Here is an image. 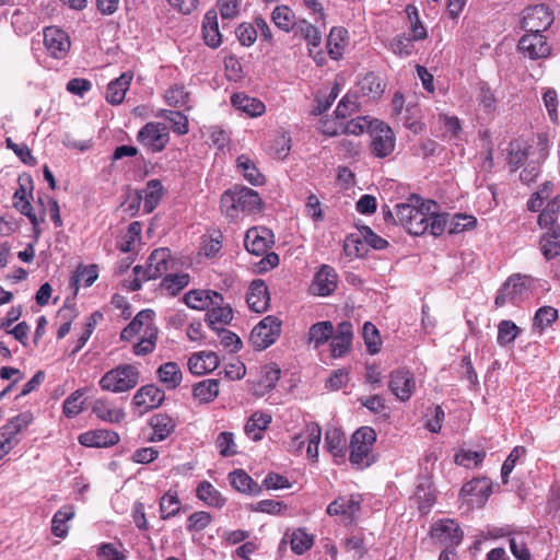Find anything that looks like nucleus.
<instances>
[{
	"label": "nucleus",
	"instance_id": "obj_1",
	"mask_svg": "<svg viewBox=\"0 0 560 560\" xmlns=\"http://www.w3.org/2000/svg\"><path fill=\"white\" fill-rule=\"evenodd\" d=\"M415 203H398L395 206L397 223L401 224L410 234L441 235L446 228V215L436 213L438 205L434 201L420 202V198L412 197Z\"/></svg>",
	"mask_w": 560,
	"mask_h": 560
},
{
	"label": "nucleus",
	"instance_id": "obj_2",
	"mask_svg": "<svg viewBox=\"0 0 560 560\" xmlns=\"http://www.w3.org/2000/svg\"><path fill=\"white\" fill-rule=\"evenodd\" d=\"M221 211L230 220L242 213L250 214L261 208V198L257 191L245 186H234L221 196Z\"/></svg>",
	"mask_w": 560,
	"mask_h": 560
},
{
	"label": "nucleus",
	"instance_id": "obj_3",
	"mask_svg": "<svg viewBox=\"0 0 560 560\" xmlns=\"http://www.w3.org/2000/svg\"><path fill=\"white\" fill-rule=\"evenodd\" d=\"M376 442V432L371 427L359 428L350 440V463L359 469L369 467L375 462L373 446Z\"/></svg>",
	"mask_w": 560,
	"mask_h": 560
},
{
	"label": "nucleus",
	"instance_id": "obj_4",
	"mask_svg": "<svg viewBox=\"0 0 560 560\" xmlns=\"http://www.w3.org/2000/svg\"><path fill=\"white\" fill-rule=\"evenodd\" d=\"M140 373L135 365L121 364L106 372L100 380L103 390L113 393L128 392L139 383Z\"/></svg>",
	"mask_w": 560,
	"mask_h": 560
},
{
	"label": "nucleus",
	"instance_id": "obj_5",
	"mask_svg": "<svg viewBox=\"0 0 560 560\" xmlns=\"http://www.w3.org/2000/svg\"><path fill=\"white\" fill-rule=\"evenodd\" d=\"M370 135L371 152L378 159L390 155L395 150L396 137L392 128L377 119L372 122Z\"/></svg>",
	"mask_w": 560,
	"mask_h": 560
},
{
	"label": "nucleus",
	"instance_id": "obj_6",
	"mask_svg": "<svg viewBox=\"0 0 560 560\" xmlns=\"http://www.w3.org/2000/svg\"><path fill=\"white\" fill-rule=\"evenodd\" d=\"M281 320L276 316H266L250 332V342L256 350H265L279 338Z\"/></svg>",
	"mask_w": 560,
	"mask_h": 560
},
{
	"label": "nucleus",
	"instance_id": "obj_7",
	"mask_svg": "<svg viewBox=\"0 0 560 560\" xmlns=\"http://www.w3.org/2000/svg\"><path fill=\"white\" fill-rule=\"evenodd\" d=\"M138 141L151 151L160 152L170 141L168 128L161 122H148L139 130Z\"/></svg>",
	"mask_w": 560,
	"mask_h": 560
},
{
	"label": "nucleus",
	"instance_id": "obj_8",
	"mask_svg": "<svg viewBox=\"0 0 560 560\" xmlns=\"http://www.w3.org/2000/svg\"><path fill=\"white\" fill-rule=\"evenodd\" d=\"M553 22L552 13L544 4L527 8L524 11L522 27L526 33H541Z\"/></svg>",
	"mask_w": 560,
	"mask_h": 560
},
{
	"label": "nucleus",
	"instance_id": "obj_9",
	"mask_svg": "<svg viewBox=\"0 0 560 560\" xmlns=\"http://www.w3.org/2000/svg\"><path fill=\"white\" fill-rule=\"evenodd\" d=\"M464 533L459 525L453 520H441L433 524L431 537L439 544L446 545V548H454L459 545Z\"/></svg>",
	"mask_w": 560,
	"mask_h": 560
},
{
	"label": "nucleus",
	"instance_id": "obj_10",
	"mask_svg": "<svg viewBox=\"0 0 560 560\" xmlns=\"http://www.w3.org/2000/svg\"><path fill=\"white\" fill-rule=\"evenodd\" d=\"M44 46L51 57L62 59L67 56L71 42L67 32L57 26H49L44 30Z\"/></svg>",
	"mask_w": 560,
	"mask_h": 560
},
{
	"label": "nucleus",
	"instance_id": "obj_11",
	"mask_svg": "<svg viewBox=\"0 0 560 560\" xmlns=\"http://www.w3.org/2000/svg\"><path fill=\"white\" fill-rule=\"evenodd\" d=\"M520 51L529 59L547 58L551 47L541 33H526L518 42Z\"/></svg>",
	"mask_w": 560,
	"mask_h": 560
},
{
	"label": "nucleus",
	"instance_id": "obj_12",
	"mask_svg": "<svg viewBox=\"0 0 560 560\" xmlns=\"http://www.w3.org/2000/svg\"><path fill=\"white\" fill-rule=\"evenodd\" d=\"M173 260L167 248L154 249L147 260V268L142 269L143 280L156 279L172 268Z\"/></svg>",
	"mask_w": 560,
	"mask_h": 560
},
{
	"label": "nucleus",
	"instance_id": "obj_13",
	"mask_svg": "<svg viewBox=\"0 0 560 560\" xmlns=\"http://www.w3.org/2000/svg\"><path fill=\"white\" fill-rule=\"evenodd\" d=\"M19 188L14 192V207L21 211V213L28 217L31 223L35 225V214H33V208L30 202L33 192V179L30 174H22L19 176Z\"/></svg>",
	"mask_w": 560,
	"mask_h": 560
},
{
	"label": "nucleus",
	"instance_id": "obj_14",
	"mask_svg": "<svg viewBox=\"0 0 560 560\" xmlns=\"http://www.w3.org/2000/svg\"><path fill=\"white\" fill-rule=\"evenodd\" d=\"M526 291V278L518 275L512 276L500 289L494 303L499 307L505 305L509 302L516 303L523 298Z\"/></svg>",
	"mask_w": 560,
	"mask_h": 560
},
{
	"label": "nucleus",
	"instance_id": "obj_15",
	"mask_svg": "<svg viewBox=\"0 0 560 560\" xmlns=\"http://www.w3.org/2000/svg\"><path fill=\"white\" fill-rule=\"evenodd\" d=\"M491 482L487 478H476L466 482L460 489V495L467 498L468 504L482 506L491 494Z\"/></svg>",
	"mask_w": 560,
	"mask_h": 560
},
{
	"label": "nucleus",
	"instance_id": "obj_16",
	"mask_svg": "<svg viewBox=\"0 0 560 560\" xmlns=\"http://www.w3.org/2000/svg\"><path fill=\"white\" fill-rule=\"evenodd\" d=\"M244 244L249 253L260 256L273 244V234L266 228H252L246 232Z\"/></svg>",
	"mask_w": 560,
	"mask_h": 560
},
{
	"label": "nucleus",
	"instance_id": "obj_17",
	"mask_svg": "<svg viewBox=\"0 0 560 560\" xmlns=\"http://www.w3.org/2000/svg\"><path fill=\"white\" fill-rule=\"evenodd\" d=\"M389 389L400 401H407L415 388L413 375L407 370H397L390 373Z\"/></svg>",
	"mask_w": 560,
	"mask_h": 560
},
{
	"label": "nucleus",
	"instance_id": "obj_18",
	"mask_svg": "<svg viewBox=\"0 0 560 560\" xmlns=\"http://www.w3.org/2000/svg\"><path fill=\"white\" fill-rule=\"evenodd\" d=\"M361 508V502L355 495L338 497L327 506V514L341 516L347 523H352Z\"/></svg>",
	"mask_w": 560,
	"mask_h": 560
},
{
	"label": "nucleus",
	"instance_id": "obj_19",
	"mask_svg": "<svg viewBox=\"0 0 560 560\" xmlns=\"http://www.w3.org/2000/svg\"><path fill=\"white\" fill-rule=\"evenodd\" d=\"M165 394L155 385H145L137 390L133 396V404L141 408V412L158 408L164 400Z\"/></svg>",
	"mask_w": 560,
	"mask_h": 560
},
{
	"label": "nucleus",
	"instance_id": "obj_20",
	"mask_svg": "<svg viewBox=\"0 0 560 560\" xmlns=\"http://www.w3.org/2000/svg\"><path fill=\"white\" fill-rule=\"evenodd\" d=\"M154 313L151 310L139 312L136 317L122 329L120 334L121 340L129 341L135 336H142L149 328H156L153 323Z\"/></svg>",
	"mask_w": 560,
	"mask_h": 560
},
{
	"label": "nucleus",
	"instance_id": "obj_21",
	"mask_svg": "<svg viewBox=\"0 0 560 560\" xmlns=\"http://www.w3.org/2000/svg\"><path fill=\"white\" fill-rule=\"evenodd\" d=\"M79 442L86 447H109L119 442V434L105 429L92 430L80 434Z\"/></svg>",
	"mask_w": 560,
	"mask_h": 560
},
{
	"label": "nucleus",
	"instance_id": "obj_22",
	"mask_svg": "<svg viewBox=\"0 0 560 560\" xmlns=\"http://www.w3.org/2000/svg\"><path fill=\"white\" fill-rule=\"evenodd\" d=\"M222 301V295L211 290H191L184 295L185 304L194 310H206Z\"/></svg>",
	"mask_w": 560,
	"mask_h": 560
},
{
	"label": "nucleus",
	"instance_id": "obj_23",
	"mask_svg": "<svg viewBox=\"0 0 560 560\" xmlns=\"http://www.w3.org/2000/svg\"><path fill=\"white\" fill-rule=\"evenodd\" d=\"M202 38L210 48H218L222 44V34L219 30L218 13L214 9L208 10L202 20Z\"/></svg>",
	"mask_w": 560,
	"mask_h": 560
},
{
	"label": "nucleus",
	"instance_id": "obj_24",
	"mask_svg": "<svg viewBox=\"0 0 560 560\" xmlns=\"http://www.w3.org/2000/svg\"><path fill=\"white\" fill-rule=\"evenodd\" d=\"M219 357L213 351L194 353L188 360V369L195 375H202L215 370L219 365Z\"/></svg>",
	"mask_w": 560,
	"mask_h": 560
},
{
	"label": "nucleus",
	"instance_id": "obj_25",
	"mask_svg": "<svg viewBox=\"0 0 560 560\" xmlns=\"http://www.w3.org/2000/svg\"><path fill=\"white\" fill-rule=\"evenodd\" d=\"M353 337L352 324L342 322L338 325L336 334L332 335L330 343L334 358L342 357L350 348Z\"/></svg>",
	"mask_w": 560,
	"mask_h": 560
},
{
	"label": "nucleus",
	"instance_id": "obj_26",
	"mask_svg": "<svg viewBox=\"0 0 560 560\" xmlns=\"http://www.w3.org/2000/svg\"><path fill=\"white\" fill-rule=\"evenodd\" d=\"M163 196V186L159 179H150L147 183L145 189L137 192V207L143 200V208L145 213H151L159 205Z\"/></svg>",
	"mask_w": 560,
	"mask_h": 560
},
{
	"label": "nucleus",
	"instance_id": "obj_27",
	"mask_svg": "<svg viewBox=\"0 0 560 560\" xmlns=\"http://www.w3.org/2000/svg\"><path fill=\"white\" fill-rule=\"evenodd\" d=\"M247 304L256 313L267 311L269 305V293L262 280H254L247 293Z\"/></svg>",
	"mask_w": 560,
	"mask_h": 560
},
{
	"label": "nucleus",
	"instance_id": "obj_28",
	"mask_svg": "<svg viewBox=\"0 0 560 560\" xmlns=\"http://www.w3.org/2000/svg\"><path fill=\"white\" fill-rule=\"evenodd\" d=\"M348 44V31L343 27H332L330 30L326 44L329 57L334 60L341 59Z\"/></svg>",
	"mask_w": 560,
	"mask_h": 560
},
{
	"label": "nucleus",
	"instance_id": "obj_29",
	"mask_svg": "<svg viewBox=\"0 0 560 560\" xmlns=\"http://www.w3.org/2000/svg\"><path fill=\"white\" fill-rule=\"evenodd\" d=\"M337 287V275L329 266H323L316 273L312 288L314 293L325 296L330 294Z\"/></svg>",
	"mask_w": 560,
	"mask_h": 560
},
{
	"label": "nucleus",
	"instance_id": "obj_30",
	"mask_svg": "<svg viewBox=\"0 0 560 560\" xmlns=\"http://www.w3.org/2000/svg\"><path fill=\"white\" fill-rule=\"evenodd\" d=\"M150 425L153 430L152 442L163 441L168 438L175 430V420L166 413L153 415L150 419Z\"/></svg>",
	"mask_w": 560,
	"mask_h": 560
},
{
	"label": "nucleus",
	"instance_id": "obj_31",
	"mask_svg": "<svg viewBox=\"0 0 560 560\" xmlns=\"http://www.w3.org/2000/svg\"><path fill=\"white\" fill-rule=\"evenodd\" d=\"M92 412L101 420L109 423H118L124 420L125 412L106 399H96L92 407Z\"/></svg>",
	"mask_w": 560,
	"mask_h": 560
},
{
	"label": "nucleus",
	"instance_id": "obj_32",
	"mask_svg": "<svg viewBox=\"0 0 560 560\" xmlns=\"http://www.w3.org/2000/svg\"><path fill=\"white\" fill-rule=\"evenodd\" d=\"M132 74L122 73L119 78L112 81L106 91V101L112 105L120 104L129 89Z\"/></svg>",
	"mask_w": 560,
	"mask_h": 560
},
{
	"label": "nucleus",
	"instance_id": "obj_33",
	"mask_svg": "<svg viewBox=\"0 0 560 560\" xmlns=\"http://www.w3.org/2000/svg\"><path fill=\"white\" fill-rule=\"evenodd\" d=\"M231 102L238 110L246 113L250 117L260 116L266 109L265 104L261 101L242 93L233 94Z\"/></svg>",
	"mask_w": 560,
	"mask_h": 560
},
{
	"label": "nucleus",
	"instance_id": "obj_34",
	"mask_svg": "<svg viewBox=\"0 0 560 560\" xmlns=\"http://www.w3.org/2000/svg\"><path fill=\"white\" fill-rule=\"evenodd\" d=\"M413 497L418 503L420 512L422 514H427L435 502V495L430 479L422 478L419 481Z\"/></svg>",
	"mask_w": 560,
	"mask_h": 560
},
{
	"label": "nucleus",
	"instance_id": "obj_35",
	"mask_svg": "<svg viewBox=\"0 0 560 560\" xmlns=\"http://www.w3.org/2000/svg\"><path fill=\"white\" fill-rule=\"evenodd\" d=\"M196 495L199 500L205 502L208 506L222 508L225 504V498L222 497L220 491L209 481H201L196 488Z\"/></svg>",
	"mask_w": 560,
	"mask_h": 560
},
{
	"label": "nucleus",
	"instance_id": "obj_36",
	"mask_svg": "<svg viewBox=\"0 0 560 560\" xmlns=\"http://www.w3.org/2000/svg\"><path fill=\"white\" fill-rule=\"evenodd\" d=\"M75 515L72 505H65L58 510L51 521V533L59 538H65L68 535V522Z\"/></svg>",
	"mask_w": 560,
	"mask_h": 560
},
{
	"label": "nucleus",
	"instance_id": "obj_37",
	"mask_svg": "<svg viewBox=\"0 0 560 560\" xmlns=\"http://www.w3.org/2000/svg\"><path fill=\"white\" fill-rule=\"evenodd\" d=\"M233 319V311L229 304L223 305V300L218 304H211L207 312V322L209 326L219 330L218 324L226 325Z\"/></svg>",
	"mask_w": 560,
	"mask_h": 560
},
{
	"label": "nucleus",
	"instance_id": "obj_38",
	"mask_svg": "<svg viewBox=\"0 0 560 560\" xmlns=\"http://www.w3.org/2000/svg\"><path fill=\"white\" fill-rule=\"evenodd\" d=\"M270 422V415L255 412L245 424V433L253 441H259L262 438V432L268 428Z\"/></svg>",
	"mask_w": 560,
	"mask_h": 560
},
{
	"label": "nucleus",
	"instance_id": "obj_39",
	"mask_svg": "<svg viewBox=\"0 0 560 560\" xmlns=\"http://www.w3.org/2000/svg\"><path fill=\"white\" fill-rule=\"evenodd\" d=\"M334 325L329 320L318 322L310 327L307 342L315 348L326 343L334 335Z\"/></svg>",
	"mask_w": 560,
	"mask_h": 560
},
{
	"label": "nucleus",
	"instance_id": "obj_40",
	"mask_svg": "<svg viewBox=\"0 0 560 560\" xmlns=\"http://www.w3.org/2000/svg\"><path fill=\"white\" fill-rule=\"evenodd\" d=\"M540 248L547 259L560 255V226L546 231L540 237Z\"/></svg>",
	"mask_w": 560,
	"mask_h": 560
},
{
	"label": "nucleus",
	"instance_id": "obj_41",
	"mask_svg": "<svg viewBox=\"0 0 560 560\" xmlns=\"http://www.w3.org/2000/svg\"><path fill=\"white\" fill-rule=\"evenodd\" d=\"M159 380L167 389H175L182 382V371L176 362H166L158 369Z\"/></svg>",
	"mask_w": 560,
	"mask_h": 560
},
{
	"label": "nucleus",
	"instance_id": "obj_42",
	"mask_svg": "<svg viewBox=\"0 0 560 560\" xmlns=\"http://www.w3.org/2000/svg\"><path fill=\"white\" fill-rule=\"evenodd\" d=\"M236 167L244 178L254 186H260L265 182L264 175L258 171L255 163L246 155H241L236 160Z\"/></svg>",
	"mask_w": 560,
	"mask_h": 560
},
{
	"label": "nucleus",
	"instance_id": "obj_43",
	"mask_svg": "<svg viewBox=\"0 0 560 560\" xmlns=\"http://www.w3.org/2000/svg\"><path fill=\"white\" fill-rule=\"evenodd\" d=\"M190 281L188 273H168L160 283V289L168 295H176L185 289Z\"/></svg>",
	"mask_w": 560,
	"mask_h": 560
},
{
	"label": "nucleus",
	"instance_id": "obj_44",
	"mask_svg": "<svg viewBox=\"0 0 560 560\" xmlns=\"http://www.w3.org/2000/svg\"><path fill=\"white\" fill-rule=\"evenodd\" d=\"M231 486L244 493H257L259 486L255 482L252 477L242 469H236L229 475Z\"/></svg>",
	"mask_w": 560,
	"mask_h": 560
},
{
	"label": "nucleus",
	"instance_id": "obj_45",
	"mask_svg": "<svg viewBox=\"0 0 560 560\" xmlns=\"http://www.w3.org/2000/svg\"><path fill=\"white\" fill-rule=\"evenodd\" d=\"M295 32L307 42L310 55L312 56L313 48H317L322 44V34L318 28L307 21L301 20L296 23Z\"/></svg>",
	"mask_w": 560,
	"mask_h": 560
},
{
	"label": "nucleus",
	"instance_id": "obj_46",
	"mask_svg": "<svg viewBox=\"0 0 560 560\" xmlns=\"http://www.w3.org/2000/svg\"><path fill=\"white\" fill-rule=\"evenodd\" d=\"M165 101L170 106L183 107L186 110L191 108L190 94L183 85L175 84L165 92Z\"/></svg>",
	"mask_w": 560,
	"mask_h": 560
},
{
	"label": "nucleus",
	"instance_id": "obj_47",
	"mask_svg": "<svg viewBox=\"0 0 560 560\" xmlns=\"http://www.w3.org/2000/svg\"><path fill=\"white\" fill-rule=\"evenodd\" d=\"M194 396L200 402L212 401L219 394V382L217 380H205L194 386Z\"/></svg>",
	"mask_w": 560,
	"mask_h": 560
},
{
	"label": "nucleus",
	"instance_id": "obj_48",
	"mask_svg": "<svg viewBox=\"0 0 560 560\" xmlns=\"http://www.w3.org/2000/svg\"><path fill=\"white\" fill-rule=\"evenodd\" d=\"M360 92L370 98H377L384 92L381 79L374 73H368L359 82Z\"/></svg>",
	"mask_w": 560,
	"mask_h": 560
},
{
	"label": "nucleus",
	"instance_id": "obj_49",
	"mask_svg": "<svg viewBox=\"0 0 560 560\" xmlns=\"http://www.w3.org/2000/svg\"><path fill=\"white\" fill-rule=\"evenodd\" d=\"M325 446L334 456H343L346 450V436L338 429H330L325 434Z\"/></svg>",
	"mask_w": 560,
	"mask_h": 560
},
{
	"label": "nucleus",
	"instance_id": "obj_50",
	"mask_svg": "<svg viewBox=\"0 0 560 560\" xmlns=\"http://www.w3.org/2000/svg\"><path fill=\"white\" fill-rule=\"evenodd\" d=\"M521 334V328L512 320L503 319L498 325L497 341L500 346L505 347L512 343Z\"/></svg>",
	"mask_w": 560,
	"mask_h": 560
},
{
	"label": "nucleus",
	"instance_id": "obj_51",
	"mask_svg": "<svg viewBox=\"0 0 560 560\" xmlns=\"http://www.w3.org/2000/svg\"><path fill=\"white\" fill-rule=\"evenodd\" d=\"M271 18L276 26L284 32L296 27L298 22L294 21V13L285 5L277 7L272 11Z\"/></svg>",
	"mask_w": 560,
	"mask_h": 560
},
{
	"label": "nucleus",
	"instance_id": "obj_52",
	"mask_svg": "<svg viewBox=\"0 0 560 560\" xmlns=\"http://www.w3.org/2000/svg\"><path fill=\"white\" fill-rule=\"evenodd\" d=\"M141 223L138 221L131 222L118 242V248L124 253H129L135 248L137 242L140 241L141 235Z\"/></svg>",
	"mask_w": 560,
	"mask_h": 560
},
{
	"label": "nucleus",
	"instance_id": "obj_53",
	"mask_svg": "<svg viewBox=\"0 0 560 560\" xmlns=\"http://www.w3.org/2000/svg\"><path fill=\"white\" fill-rule=\"evenodd\" d=\"M158 340V328H149L140 337V340L133 345V353L136 355H147L154 351Z\"/></svg>",
	"mask_w": 560,
	"mask_h": 560
},
{
	"label": "nucleus",
	"instance_id": "obj_54",
	"mask_svg": "<svg viewBox=\"0 0 560 560\" xmlns=\"http://www.w3.org/2000/svg\"><path fill=\"white\" fill-rule=\"evenodd\" d=\"M372 122H374V120H369L366 117L361 116L348 121L342 120L340 122V135L347 133L359 136L366 130L370 132Z\"/></svg>",
	"mask_w": 560,
	"mask_h": 560
},
{
	"label": "nucleus",
	"instance_id": "obj_55",
	"mask_svg": "<svg viewBox=\"0 0 560 560\" xmlns=\"http://www.w3.org/2000/svg\"><path fill=\"white\" fill-rule=\"evenodd\" d=\"M33 421V413L31 411H25L20 413L19 416L11 419L3 427V435H10L12 439L15 434L22 431L23 428H26Z\"/></svg>",
	"mask_w": 560,
	"mask_h": 560
},
{
	"label": "nucleus",
	"instance_id": "obj_56",
	"mask_svg": "<svg viewBox=\"0 0 560 560\" xmlns=\"http://www.w3.org/2000/svg\"><path fill=\"white\" fill-rule=\"evenodd\" d=\"M528 533H517L510 539V549L517 560H530V552L526 546Z\"/></svg>",
	"mask_w": 560,
	"mask_h": 560
},
{
	"label": "nucleus",
	"instance_id": "obj_57",
	"mask_svg": "<svg viewBox=\"0 0 560 560\" xmlns=\"http://www.w3.org/2000/svg\"><path fill=\"white\" fill-rule=\"evenodd\" d=\"M84 389H77L63 402V413L68 418L78 416L83 410Z\"/></svg>",
	"mask_w": 560,
	"mask_h": 560
},
{
	"label": "nucleus",
	"instance_id": "obj_58",
	"mask_svg": "<svg viewBox=\"0 0 560 560\" xmlns=\"http://www.w3.org/2000/svg\"><path fill=\"white\" fill-rule=\"evenodd\" d=\"M160 116L165 117L172 124L173 131L178 135L188 132V118L180 112L162 110Z\"/></svg>",
	"mask_w": 560,
	"mask_h": 560
},
{
	"label": "nucleus",
	"instance_id": "obj_59",
	"mask_svg": "<svg viewBox=\"0 0 560 560\" xmlns=\"http://www.w3.org/2000/svg\"><path fill=\"white\" fill-rule=\"evenodd\" d=\"M291 549L298 555H302L313 546V537L303 529H296L291 536Z\"/></svg>",
	"mask_w": 560,
	"mask_h": 560
},
{
	"label": "nucleus",
	"instance_id": "obj_60",
	"mask_svg": "<svg viewBox=\"0 0 560 560\" xmlns=\"http://www.w3.org/2000/svg\"><path fill=\"white\" fill-rule=\"evenodd\" d=\"M180 502L175 493H165L160 501V512L162 518L175 516L179 511Z\"/></svg>",
	"mask_w": 560,
	"mask_h": 560
},
{
	"label": "nucleus",
	"instance_id": "obj_61",
	"mask_svg": "<svg viewBox=\"0 0 560 560\" xmlns=\"http://www.w3.org/2000/svg\"><path fill=\"white\" fill-rule=\"evenodd\" d=\"M342 547L346 552L350 553L353 560H360L366 552L364 540L360 536H351L343 540Z\"/></svg>",
	"mask_w": 560,
	"mask_h": 560
},
{
	"label": "nucleus",
	"instance_id": "obj_62",
	"mask_svg": "<svg viewBox=\"0 0 560 560\" xmlns=\"http://www.w3.org/2000/svg\"><path fill=\"white\" fill-rule=\"evenodd\" d=\"M558 318V311L551 306L540 307L534 317V326L541 330L550 326Z\"/></svg>",
	"mask_w": 560,
	"mask_h": 560
},
{
	"label": "nucleus",
	"instance_id": "obj_63",
	"mask_svg": "<svg viewBox=\"0 0 560 560\" xmlns=\"http://www.w3.org/2000/svg\"><path fill=\"white\" fill-rule=\"evenodd\" d=\"M526 159V148L518 141L511 142L509 150V165L511 166V170H518Z\"/></svg>",
	"mask_w": 560,
	"mask_h": 560
},
{
	"label": "nucleus",
	"instance_id": "obj_64",
	"mask_svg": "<svg viewBox=\"0 0 560 560\" xmlns=\"http://www.w3.org/2000/svg\"><path fill=\"white\" fill-rule=\"evenodd\" d=\"M357 110H358L357 96L347 94L339 102V104L335 110V114L337 116V119L345 120L348 116L352 115Z\"/></svg>",
	"mask_w": 560,
	"mask_h": 560
}]
</instances>
